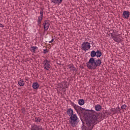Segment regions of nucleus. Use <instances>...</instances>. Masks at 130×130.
Masks as SVG:
<instances>
[{"label":"nucleus","instance_id":"obj_1","mask_svg":"<svg viewBox=\"0 0 130 130\" xmlns=\"http://www.w3.org/2000/svg\"><path fill=\"white\" fill-rule=\"evenodd\" d=\"M71 105L73 106L76 112L79 114L83 115V121L81 119L82 122V130H92L94 128L93 123L95 122V120H97L98 114L96 113V111L93 110H89L82 107H80L75 103L71 102Z\"/></svg>","mask_w":130,"mask_h":130},{"label":"nucleus","instance_id":"obj_2","mask_svg":"<svg viewBox=\"0 0 130 130\" xmlns=\"http://www.w3.org/2000/svg\"><path fill=\"white\" fill-rule=\"evenodd\" d=\"M96 51L92 50L90 52L91 58L89 59L88 61L86 63V67L88 70H96L98 68H99L102 63L101 59H96L95 56H96Z\"/></svg>","mask_w":130,"mask_h":130},{"label":"nucleus","instance_id":"obj_3","mask_svg":"<svg viewBox=\"0 0 130 130\" xmlns=\"http://www.w3.org/2000/svg\"><path fill=\"white\" fill-rule=\"evenodd\" d=\"M78 119H79V118L76 114L70 116L69 123L71 124L73 127H76V126H77V125L78 124Z\"/></svg>","mask_w":130,"mask_h":130},{"label":"nucleus","instance_id":"obj_4","mask_svg":"<svg viewBox=\"0 0 130 130\" xmlns=\"http://www.w3.org/2000/svg\"><path fill=\"white\" fill-rule=\"evenodd\" d=\"M91 48V43L88 42H84L81 45V49L84 51H87Z\"/></svg>","mask_w":130,"mask_h":130},{"label":"nucleus","instance_id":"obj_5","mask_svg":"<svg viewBox=\"0 0 130 130\" xmlns=\"http://www.w3.org/2000/svg\"><path fill=\"white\" fill-rule=\"evenodd\" d=\"M95 113H96L97 114H98V115L96 120H95L94 121V122L92 123V124H93V126H94V123H95V121H97V120L98 119V116H99V114H101V117H100V118H101V119H102V120H103V119H104V118H105V117H106V118L107 117V115H108V114H107L108 112H106V111H103L101 113H97V112H95Z\"/></svg>","mask_w":130,"mask_h":130},{"label":"nucleus","instance_id":"obj_6","mask_svg":"<svg viewBox=\"0 0 130 130\" xmlns=\"http://www.w3.org/2000/svg\"><path fill=\"white\" fill-rule=\"evenodd\" d=\"M40 16L38 17V25L41 27V21H42V19H43V8H42L40 10Z\"/></svg>","mask_w":130,"mask_h":130},{"label":"nucleus","instance_id":"obj_7","mask_svg":"<svg viewBox=\"0 0 130 130\" xmlns=\"http://www.w3.org/2000/svg\"><path fill=\"white\" fill-rule=\"evenodd\" d=\"M30 130H45L40 125H37L36 124H31Z\"/></svg>","mask_w":130,"mask_h":130},{"label":"nucleus","instance_id":"obj_8","mask_svg":"<svg viewBox=\"0 0 130 130\" xmlns=\"http://www.w3.org/2000/svg\"><path fill=\"white\" fill-rule=\"evenodd\" d=\"M49 63H50V61H49L47 59H45L43 61L44 68L46 71H49V69H50V64Z\"/></svg>","mask_w":130,"mask_h":130},{"label":"nucleus","instance_id":"obj_9","mask_svg":"<svg viewBox=\"0 0 130 130\" xmlns=\"http://www.w3.org/2000/svg\"><path fill=\"white\" fill-rule=\"evenodd\" d=\"M43 25L44 26L45 31H47V30H48V28H49V26H50V24L49 23V20H45L44 21Z\"/></svg>","mask_w":130,"mask_h":130},{"label":"nucleus","instance_id":"obj_10","mask_svg":"<svg viewBox=\"0 0 130 130\" xmlns=\"http://www.w3.org/2000/svg\"><path fill=\"white\" fill-rule=\"evenodd\" d=\"M45 41L46 42H49V43H52L54 41V39L52 36L49 35L45 37Z\"/></svg>","mask_w":130,"mask_h":130},{"label":"nucleus","instance_id":"obj_11","mask_svg":"<svg viewBox=\"0 0 130 130\" xmlns=\"http://www.w3.org/2000/svg\"><path fill=\"white\" fill-rule=\"evenodd\" d=\"M111 36L113 39V40H114V41H115V42H120V41H121V39L116 37V36H114V35H113V33H111Z\"/></svg>","mask_w":130,"mask_h":130},{"label":"nucleus","instance_id":"obj_12","mask_svg":"<svg viewBox=\"0 0 130 130\" xmlns=\"http://www.w3.org/2000/svg\"><path fill=\"white\" fill-rule=\"evenodd\" d=\"M129 12L128 11H124L122 14V17L124 19H128L129 18Z\"/></svg>","mask_w":130,"mask_h":130},{"label":"nucleus","instance_id":"obj_13","mask_svg":"<svg viewBox=\"0 0 130 130\" xmlns=\"http://www.w3.org/2000/svg\"><path fill=\"white\" fill-rule=\"evenodd\" d=\"M67 114L69 116H71V115H73L74 114V110H73V109H72V108H69L67 111Z\"/></svg>","mask_w":130,"mask_h":130},{"label":"nucleus","instance_id":"obj_14","mask_svg":"<svg viewBox=\"0 0 130 130\" xmlns=\"http://www.w3.org/2000/svg\"><path fill=\"white\" fill-rule=\"evenodd\" d=\"M94 109L95 111H100L102 109V106L99 104L96 105L94 106Z\"/></svg>","mask_w":130,"mask_h":130},{"label":"nucleus","instance_id":"obj_15","mask_svg":"<svg viewBox=\"0 0 130 130\" xmlns=\"http://www.w3.org/2000/svg\"><path fill=\"white\" fill-rule=\"evenodd\" d=\"M32 87L33 89H35V90H37V89L39 88V84H38V82H34L32 83Z\"/></svg>","mask_w":130,"mask_h":130},{"label":"nucleus","instance_id":"obj_16","mask_svg":"<svg viewBox=\"0 0 130 130\" xmlns=\"http://www.w3.org/2000/svg\"><path fill=\"white\" fill-rule=\"evenodd\" d=\"M38 49V47L36 46H31L30 48V50L31 51V52H34V53H36V50Z\"/></svg>","mask_w":130,"mask_h":130},{"label":"nucleus","instance_id":"obj_17","mask_svg":"<svg viewBox=\"0 0 130 130\" xmlns=\"http://www.w3.org/2000/svg\"><path fill=\"white\" fill-rule=\"evenodd\" d=\"M78 104L80 106H82L85 104V100L84 99H79L78 100Z\"/></svg>","mask_w":130,"mask_h":130},{"label":"nucleus","instance_id":"obj_18","mask_svg":"<svg viewBox=\"0 0 130 130\" xmlns=\"http://www.w3.org/2000/svg\"><path fill=\"white\" fill-rule=\"evenodd\" d=\"M51 3H53V4H55L56 5L58 4H61L62 3V0H51Z\"/></svg>","mask_w":130,"mask_h":130},{"label":"nucleus","instance_id":"obj_19","mask_svg":"<svg viewBox=\"0 0 130 130\" xmlns=\"http://www.w3.org/2000/svg\"><path fill=\"white\" fill-rule=\"evenodd\" d=\"M96 54V57H101V56L102 55V52H101V51L97 50Z\"/></svg>","mask_w":130,"mask_h":130},{"label":"nucleus","instance_id":"obj_20","mask_svg":"<svg viewBox=\"0 0 130 130\" xmlns=\"http://www.w3.org/2000/svg\"><path fill=\"white\" fill-rule=\"evenodd\" d=\"M35 122H37V123H38V122H41V118H40L39 117H35Z\"/></svg>","mask_w":130,"mask_h":130},{"label":"nucleus","instance_id":"obj_21","mask_svg":"<svg viewBox=\"0 0 130 130\" xmlns=\"http://www.w3.org/2000/svg\"><path fill=\"white\" fill-rule=\"evenodd\" d=\"M18 85H19V86L22 87L24 86V85H25V82L23 81V80H19L18 81Z\"/></svg>","mask_w":130,"mask_h":130},{"label":"nucleus","instance_id":"obj_22","mask_svg":"<svg viewBox=\"0 0 130 130\" xmlns=\"http://www.w3.org/2000/svg\"><path fill=\"white\" fill-rule=\"evenodd\" d=\"M110 110L112 112L113 114H116L117 113V111L115 110V108H111Z\"/></svg>","mask_w":130,"mask_h":130},{"label":"nucleus","instance_id":"obj_23","mask_svg":"<svg viewBox=\"0 0 130 130\" xmlns=\"http://www.w3.org/2000/svg\"><path fill=\"white\" fill-rule=\"evenodd\" d=\"M126 107H127V106L126 105H123L122 106H121V109H122V110H126Z\"/></svg>","mask_w":130,"mask_h":130},{"label":"nucleus","instance_id":"obj_24","mask_svg":"<svg viewBox=\"0 0 130 130\" xmlns=\"http://www.w3.org/2000/svg\"><path fill=\"white\" fill-rule=\"evenodd\" d=\"M72 71H73V72H74V71L75 72H78V69H76L74 67V65L72 67V69H71V72H72Z\"/></svg>","mask_w":130,"mask_h":130},{"label":"nucleus","instance_id":"obj_25","mask_svg":"<svg viewBox=\"0 0 130 130\" xmlns=\"http://www.w3.org/2000/svg\"><path fill=\"white\" fill-rule=\"evenodd\" d=\"M48 51H49V50H48L47 49H44V50H43V54H46V53H47V52H48Z\"/></svg>","mask_w":130,"mask_h":130},{"label":"nucleus","instance_id":"obj_26","mask_svg":"<svg viewBox=\"0 0 130 130\" xmlns=\"http://www.w3.org/2000/svg\"><path fill=\"white\" fill-rule=\"evenodd\" d=\"M56 62L57 64H59V66H61V62H60V61H59V60L57 59Z\"/></svg>","mask_w":130,"mask_h":130},{"label":"nucleus","instance_id":"obj_27","mask_svg":"<svg viewBox=\"0 0 130 130\" xmlns=\"http://www.w3.org/2000/svg\"><path fill=\"white\" fill-rule=\"evenodd\" d=\"M22 113L24 114V113H26V109L25 108H22L21 109Z\"/></svg>","mask_w":130,"mask_h":130},{"label":"nucleus","instance_id":"obj_28","mask_svg":"<svg viewBox=\"0 0 130 130\" xmlns=\"http://www.w3.org/2000/svg\"><path fill=\"white\" fill-rule=\"evenodd\" d=\"M73 66H74V64H69L68 67V68H69V69L70 70V71H71V70H72V69H73Z\"/></svg>","mask_w":130,"mask_h":130},{"label":"nucleus","instance_id":"obj_29","mask_svg":"<svg viewBox=\"0 0 130 130\" xmlns=\"http://www.w3.org/2000/svg\"><path fill=\"white\" fill-rule=\"evenodd\" d=\"M58 86H59L60 88H62V89L63 88V85L61 83H59Z\"/></svg>","mask_w":130,"mask_h":130},{"label":"nucleus","instance_id":"obj_30","mask_svg":"<svg viewBox=\"0 0 130 130\" xmlns=\"http://www.w3.org/2000/svg\"><path fill=\"white\" fill-rule=\"evenodd\" d=\"M4 27H5V25H4L2 23H0V28H4Z\"/></svg>","mask_w":130,"mask_h":130},{"label":"nucleus","instance_id":"obj_31","mask_svg":"<svg viewBox=\"0 0 130 130\" xmlns=\"http://www.w3.org/2000/svg\"><path fill=\"white\" fill-rule=\"evenodd\" d=\"M115 110H116L117 112H118V110L119 109V107L118 106L116 109H115Z\"/></svg>","mask_w":130,"mask_h":130},{"label":"nucleus","instance_id":"obj_32","mask_svg":"<svg viewBox=\"0 0 130 130\" xmlns=\"http://www.w3.org/2000/svg\"><path fill=\"white\" fill-rule=\"evenodd\" d=\"M62 89L63 90V91L64 92H65L66 91H67V89H66V88H64V87H63V88H62Z\"/></svg>","mask_w":130,"mask_h":130},{"label":"nucleus","instance_id":"obj_33","mask_svg":"<svg viewBox=\"0 0 130 130\" xmlns=\"http://www.w3.org/2000/svg\"><path fill=\"white\" fill-rule=\"evenodd\" d=\"M79 68H80V69H84V67H83V66H82V65H80V66H79Z\"/></svg>","mask_w":130,"mask_h":130},{"label":"nucleus","instance_id":"obj_34","mask_svg":"<svg viewBox=\"0 0 130 130\" xmlns=\"http://www.w3.org/2000/svg\"><path fill=\"white\" fill-rule=\"evenodd\" d=\"M108 115H110L111 114V113L110 112H108L107 113Z\"/></svg>","mask_w":130,"mask_h":130},{"label":"nucleus","instance_id":"obj_35","mask_svg":"<svg viewBox=\"0 0 130 130\" xmlns=\"http://www.w3.org/2000/svg\"><path fill=\"white\" fill-rule=\"evenodd\" d=\"M89 42H91V44H94V43L91 41H90Z\"/></svg>","mask_w":130,"mask_h":130},{"label":"nucleus","instance_id":"obj_36","mask_svg":"<svg viewBox=\"0 0 130 130\" xmlns=\"http://www.w3.org/2000/svg\"><path fill=\"white\" fill-rule=\"evenodd\" d=\"M114 36H116V37H117L118 36V35H114Z\"/></svg>","mask_w":130,"mask_h":130},{"label":"nucleus","instance_id":"obj_37","mask_svg":"<svg viewBox=\"0 0 130 130\" xmlns=\"http://www.w3.org/2000/svg\"><path fill=\"white\" fill-rule=\"evenodd\" d=\"M68 85H66V88H68Z\"/></svg>","mask_w":130,"mask_h":130},{"label":"nucleus","instance_id":"obj_38","mask_svg":"<svg viewBox=\"0 0 130 130\" xmlns=\"http://www.w3.org/2000/svg\"><path fill=\"white\" fill-rule=\"evenodd\" d=\"M120 110H118V111H119V112H120Z\"/></svg>","mask_w":130,"mask_h":130},{"label":"nucleus","instance_id":"obj_39","mask_svg":"<svg viewBox=\"0 0 130 130\" xmlns=\"http://www.w3.org/2000/svg\"><path fill=\"white\" fill-rule=\"evenodd\" d=\"M113 33H114V30H113Z\"/></svg>","mask_w":130,"mask_h":130}]
</instances>
